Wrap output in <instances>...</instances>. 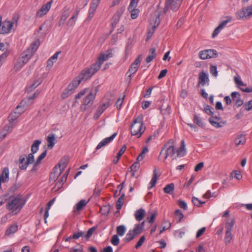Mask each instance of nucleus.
I'll list each match as a JSON object with an SVG mask.
<instances>
[{
	"instance_id": "5",
	"label": "nucleus",
	"mask_w": 252,
	"mask_h": 252,
	"mask_svg": "<svg viewBox=\"0 0 252 252\" xmlns=\"http://www.w3.org/2000/svg\"><path fill=\"white\" fill-rule=\"evenodd\" d=\"M164 150H165L164 160H165L168 156H170L172 157L174 155L175 153V149L173 139H170L166 144L164 145L159 153V158L161 156Z\"/></svg>"
},
{
	"instance_id": "64",
	"label": "nucleus",
	"mask_w": 252,
	"mask_h": 252,
	"mask_svg": "<svg viewBox=\"0 0 252 252\" xmlns=\"http://www.w3.org/2000/svg\"><path fill=\"white\" fill-rule=\"evenodd\" d=\"M145 240V236H141L140 237V239L139 240V241L136 244V245L135 246V248L137 249H138L139 247H140L142 245V244L144 242Z\"/></svg>"
},
{
	"instance_id": "61",
	"label": "nucleus",
	"mask_w": 252,
	"mask_h": 252,
	"mask_svg": "<svg viewBox=\"0 0 252 252\" xmlns=\"http://www.w3.org/2000/svg\"><path fill=\"white\" fill-rule=\"evenodd\" d=\"M122 15V13L120 11H117L116 13L113 16V20L114 21L115 25H116L120 20V18Z\"/></svg>"
},
{
	"instance_id": "35",
	"label": "nucleus",
	"mask_w": 252,
	"mask_h": 252,
	"mask_svg": "<svg viewBox=\"0 0 252 252\" xmlns=\"http://www.w3.org/2000/svg\"><path fill=\"white\" fill-rule=\"evenodd\" d=\"M126 149V145H123L122 146V147L121 148V149L119 150V152L118 153L116 158L113 159V162L114 164H116L118 163L121 157L124 153Z\"/></svg>"
},
{
	"instance_id": "28",
	"label": "nucleus",
	"mask_w": 252,
	"mask_h": 252,
	"mask_svg": "<svg viewBox=\"0 0 252 252\" xmlns=\"http://www.w3.org/2000/svg\"><path fill=\"white\" fill-rule=\"evenodd\" d=\"M246 141V138L245 135H239L235 139V143L236 146H238L240 145H244Z\"/></svg>"
},
{
	"instance_id": "55",
	"label": "nucleus",
	"mask_w": 252,
	"mask_h": 252,
	"mask_svg": "<svg viewBox=\"0 0 252 252\" xmlns=\"http://www.w3.org/2000/svg\"><path fill=\"white\" fill-rule=\"evenodd\" d=\"M111 242L114 246H118L120 243L119 236L116 234L113 235L111 240Z\"/></svg>"
},
{
	"instance_id": "42",
	"label": "nucleus",
	"mask_w": 252,
	"mask_h": 252,
	"mask_svg": "<svg viewBox=\"0 0 252 252\" xmlns=\"http://www.w3.org/2000/svg\"><path fill=\"white\" fill-rule=\"evenodd\" d=\"M193 121L198 126L203 127L204 126V124L201 118L198 115H194Z\"/></svg>"
},
{
	"instance_id": "8",
	"label": "nucleus",
	"mask_w": 252,
	"mask_h": 252,
	"mask_svg": "<svg viewBox=\"0 0 252 252\" xmlns=\"http://www.w3.org/2000/svg\"><path fill=\"white\" fill-rule=\"evenodd\" d=\"M221 118L219 116L214 115L213 113V116L209 118V122L212 126L216 128H220L226 123V121H221Z\"/></svg>"
},
{
	"instance_id": "2",
	"label": "nucleus",
	"mask_w": 252,
	"mask_h": 252,
	"mask_svg": "<svg viewBox=\"0 0 252 252\" xmlns=\"http://www.w3.org/2000/svg\"><path fill=\"white\" fill-rule=\"evenodd\" d=\"M144 124L141 117L135 118L130 127V132L132 135H136L139 138L144 132L145 127H143Z\"/></svg>"
},
{
	"instance_id": "11",
	"label": "nucleus",
	"mask_w": 252,
	"mask_h": 252,
	"mask_svg": "<svg viewBox=\"0 0 252 252\" xmlns=\"http://www.w3.org/2000/svg\"><path fill=\"white\" fill-rule=\"evenodd\" d=\"M53 0H50L47 3L43 4L40 9H39L36 13V16L37 17L41 18L47 14L51 8Z\"/></svg>"
},
{
	"instance_id": "58",
	"label": "nucleus",
	"mask_w": 252,
	"mask_h": 252,
	"mask_svg": "<svg viewBox=\"0 0 252 252\" xmlns=\"http://www.w3.org/2000/svg\"><path fill=\"white\" fill-rule=\"evenodd\" d=\"M210 71L211 74L215 76L216 77L218 75V71H217V68L216 65H214L213 64H211L210 65Z\"/></svg>"
},
{
	"instance_id": "41",
	"label": "nucleus",
	"mask_w": 252,
	"mask_h": 252,
	"mask_svg": "<svg viewBox=\"0 0 252 252\" xmlns=\"http://www.w3.org/2000/svg\"><path fill=\"white\" fill-rule=\"evenodd\" d=\"M89 90L88 88H85L82 90H81L80 92H79L75 96V100L74 101L73 103V105H75L76 103H78L77 99L80 98L83 96H84L86 93Z\"/></svg>"
},
{
	"instance_id": "9",
	"label": "nucleus",
	"mask_w": 252,
	"mask_h": 252,
	"mask_svg": "<svg viewBox=\"0 0 252 252\" xmlns=\"http://www.w3.org/2000/svg\"><path fill=\"white\" fill-rule=\"evenodd\" d=\"M182 1L183 0H166L165 8L176 11L180 8Z\"/></svg>"
},
{
	"instance_id": "7",
	"label": "nucleus",
	"mask_w": 252,
	"mask_h": 252,
	"mask_svg": "<svg viewBox=\"0 0 252 252\" xmlns=\"http://www.w3.org/2000/svg\"><path fill=\"white\" fill-rule=\"evenodd\" d=\"M2 17L0 15V34H4L10 32L13 26V22L5 21L1 23Z\"/></svg>"
},
{
	"instance_id": "40",
	"label": "nucleus",
	"mask_w": 252,
	"mask_h": 252,
	"mask_svg": "<svg viewBox=\"0 0 252 252\" xmlns=\"http://www.w3.org/2000/svg\"><path fill=\"white\" fill-rule=\"evenodd\" d=\"M233 238V235L231 231H226L224 238V242L225 245L229 244Z\"/></svg>"
},
{
	"instance_id": "4",
	"label": "nucleus",
	"mask_w": 252,
	"mask_h": 252,
	"mask_svg": "<svg viewBox=\"0 0 252 252\" xmlns=\"http://www.w3.org/2000/svg\"><path fill=\"white\" fill-rule=\"evenodd\" d=\"M99 69L98 66L93 63L90 67L83 69L78 74L79 78L80 77L82 81H87L90 79Z\"/></svg>"
},
{
	"instance_id": "13",
	"label": "nucleus",
	"mask_w": 252,
	"mask_h": 252,
	"mask_svg": "<svg viewBox=\"0 0 252 252\" xmlns=\"http://www.w3.org/2000/svg\"><path fill=\"white\" fill-rule=\"evenodd\" d=\"M113 57V54L112 53V50H108L107 51V53H101L100 54L99 57H98L97 60L96 61L95 64L98 66L99 68L100 69L101 64L107 61L109 58Z\"/></svg>"
},
{
	"instance_id": "27",
	"label": "nucleus",
	"mask_w": 252,
	"mask_h": 252,
	"mask_svg": "<svg viewBox=\"0 0 252 252\" xmlns=\"http://www.w3.org/2000/svg\"><path fill=\"white\" fill-rule=\"evenodd\" d=\"M158 177L157 175L156 169H155L153 171V177L149 183V186L148 187V189H151L152 188L155 186L157 183Z\"/></svg>"
},
{
	"instance_id": "39",
	"label": "nucleus",
	"mask_w": 252,
	"mask_h": 252,
	"mask_svg": "<svg viewBox=\"0 0 252 252\" xmlns=\"http://www.w3.org/2000/svg\"><path fill=\"white\" fill-rule=\"evenodd\" d=\"M18 230V226L16 224L11 225L6 231L5 234L7 236L16 232Z\"/></svg>"
},
{
	"instance_id": "37",
	"label": "nucleus",
	"mask_w": 252,
	"mask_h": 252,
	"mask_svg": "<svg viewBox=\"0 0 252 252\" xmlns=\"http://www.w3.org/2000/svg\"><path fill=\"white\" fill-rule=\"evenodd\" d=\"M135 237L136 236L133 233L131 230H129L126 237L123 239V241L125 243H128L134 239Z\"/></svg>"
},
{
	"instance_id": "1",
	"label": "nucleus",
	"mask_w": 252,
	"mask_h": 252,
	"mask_svg": "<svg viewBox=\"0 0 252 252\" xmlns=\"http://www.w3.org/2000/svg\"><path fill=\"white\" fill-rule=\"evenodd\" d=\"M26 200L22 198V195L18 194L15 196H10L9 200L6 204V207L9 211H12L14 215L18 214L24 207Z\"/></svg>"
},
{
	"instance_id": "16",
	"label": "nucleus",
	"mask_w": 252,
	"mask_h": 252,
	"mask_svg": "<svg viewBox=\"0 0 252 252\" xmlns=\"http://www.w3.org/2000/svg\"><path fill=\"white\" fill-rule=\"evenodd\" d=\"M117 133H114L111 136L106 137L100 141L96 147V150H98L101 148L102 147L105 146L107 144L112 141L115 137L116 136Z\"/></svg>"
},
{
	"instance_id": "52",
	"label": "nucleus",
	"mask_w": 252,
	"mask_h": 252,
	"mask_svg": "<svg viewBox=\"0 0 252 252\" xmlns=\"http://www.w3.org/2000/svg\"><path fill=\"white\" fill-rule=\"evenodd\" d=\"M131 231L136 236L141 234L143 231V230L142 229L139 225L136 224L134 225V228L132 230H131Z\"/></svg>"
},
{
	"instance_id": "29",
	"label": "nucleus",
	"mask_w": 252,
	"mask_h": 252,
	"mask_svg": "<svg viewBox=\"0 0 252 252\" xmlns=\"http://www.w3.org/2000/svg\"><path fill=\"white\" fill-rule=\"evenodd\" d=\"M67 159L66 158H63L61 159L59 163L54 167V169L58 170V167H59L63 172L67 165Z\"/></svg>"
},
{
	"instance_id": "21",
	"label": "nucleus",
	"mask_w": 252,
	"mask_h": 252,
	"mask_svg": "<svg viewBox=\"0 0 252 252\" xmlns=\"http://www.w3.org/2000/svg\"><path fill=\"white\" fill-rule=\"evenodd\" d=\"M145 214V210L142 208H140V209L136 210L134 213V216L136 220L138 221L142 220L143 219Z\"/></svg>"
},
{
	"instance_id": "12",
	"label": "nucleus",
	"mask_w": 252,
	"mask_h": 252,
	"mask_svg": "<svg viewBox=\"0 0 252 252\" xmlns=\"http://www.w3.org/2000/svg\"><path fill=\"white\" fill-rule=\"evenodd\" d=\"M141 61V56H139L134 61L133 63H131L130 65L129 68L128 69V72L130 73V74L128 75V77L129 78V81L131 80V78L132 74H134L136 73L137 70V69L140 64Z\"/></svg>"
},
{
	"instance_id": "14",
	"label": "nucleus",
	"mask_w": 252,
	"mask_h": 252,
	"mask_svg": "<svg viewBox=\"0 0 252 252\" xmlns=\"http://www.w3.org/2000/svg\"><path fill=\"white\" fill-rule=\"evenodd\" d=\"M100 0H93L92 3L89 8L88 11V16L87 18V20L90 21L92 18L94 16L96 8L99 3Z\"/></svg>"
},
{
	"instance_id": "22",
	"label": "nucleus",
	"mask_w": 252,
	"mask_h": 252,
	"mask_svg": "<svg viewBox=\"0 0 252 252\" xmlns=\"http://www.w3.org/2000/svg\"><path fill=\"white\" fill-rule=\"evenodd\" d=\"M186 154L185 149V144L184 140H182L181 142V146L177 151V155L178 157H183Z\"/></svg>"
},
{
	"instance_id": "48",
	"label": "nucleus",
	"mask_w": 252,
	"mask_h": 252,
	"mask_svg": "<svg viewBox=\"0 0 252 252\" xmlns=\"http://www.w3.org/2000/svg\"><path fill=\"white\" fill-rule=\"evenodd\" d=\"M191 201L193 205L198 207H201L203 204L205 203V202L200 200L198 198L192 197Z\"/></svg>"
},
{
	"instance_id": "59",
	"label": "nucleus",
	"mask_w": 252,
	"mask_h": 252,
	"mask_svg": "<svg viewBox=\"0 0 252 252\" xmlns=\"http://www.w3.org/2000/svg\"><path fill=\"white\" fill-rule=\"evenodd\" d=\"M139 168L140 163L139 161H138L134 162L130 166L131 171H133V172H136Z\"/></svg>"
},
{
	"instance_id": "62",
	"label": "nucleus",
	"mask_w": 252,
	"mask_h": 252,
	"mask_svg": "<svg viewBox=\"0 0 252 252\" xmlns=\"http://www.w3.org/2000/svg\"><path fill=\"white\" fill-rule=\"evenodd\" d=\"M178 204L181 208H182L185 210H187L188 209L187 204L185 201L179 200L178 201Z\"/></svg>"
},
{
	"instance_id": "17",
	"label": "nucleus",
	"mask_w": 252,
	"mask_h": 252,
	"mask_svg": "<svg viewBox=\"0 0 252 252\" xmlns=\"http://www.w3.org/2000/svg\"><path fill=\"white\" fill-rule=\"evenodd\" d=\"M34 154H32V152L31 153L29 154L28 156L27 160L25 162L24 164L19 165V168L21 170H26L28 166V165L33 163L34 161V157L33 156Z\"/></svg>"
},
{
	"instance_id": "15",
	"label": "nucleus",
	"mask_w": 252,
	"mask_h": 252,
	"mask_svg": "<svg viewBox=\"0 0 252 252\" xmlns=\"http://www.w3.org/2000/svg\"><path fill=\"white\" fill-rule=\"evenodd\" d=\"M231 96L233 101L235 103L237 107H239L243 104V100L241 99V95L238 92H232Z\"/></svg>"
},
{
	"instance_id": "53",
	"label": "nucleus",
	"mask_w": 252,
	"mask_h": 252,
	"mask_svg": "<svg viewBox=\"0 0 252 252\" xmlns=\"http://www.w3.org/2000/svg\"><path fill=\"white\" fill-rule=\"evenodd\" d=\"M81 81L82 80L80 77L79 78V76L78 75L70 83L77 88Z\"/></svg>"
},
{
	"instance_id": "30",
	"label": "nucleus",
	"mask_w": 252,
	"mask_h": 252,
	"mask_svg": "<svg viewBox=\"0 0 252 252\" xmlns=\"http://www.w3.org/2000/svg\"><path fill=\"white\" fill-rule=\"evenodd\" d=\"M0 178L3 181V183L6 182L9 179V169L7 167H4L0 175Z\"/></svg>"
},
{
	"instance_id": "38",
	"label": "nucleus",
	"mask_w": 252,
	"mask_h": 252,
	"mask_svg": "<svg viewBox=\"0 0 252 252\" xmlns=\"http://www.w3.org/2000/svg\"><path fill=\"white\" fill-rule=\"evenodd\" d=\"M20 114H21L20 113H17L16 112H13L11 113L8 117V120L9 123H13L20 116Z\"/></svg>"
},
{
	"instance_id": "60",
	"label": "nucleus",
	"mask_w": 252,
	"mask_h": 252,
	"mask_svg": "<svg viewBox=\"0 0 252 252\" xmlns=\"http://www.w3.org/2000/svg\"><path fill=\"white\" fill-rule=\"evenodd\" d=\"M198 55L200 59L202 60H206L209 59L208 55L207 54V50H204L200 51Z\"/></svg>"
},
{
	"instance_id": "47",
	"label": "nucleus",
	"mask_w": 252,
	"mask_h": 252,
	"mask_svg": "<svg viewBox=\"0 0 252 252\" xmlns=\"http://www.w3.org/2000/svg\"><path fill=\"white\" fill-rule=\"evenodd\" d=\"M110 104L109 101L106 103H104L103 104L99 105L96 110L100 112L101 114H102L104 111L110 106Z\"/></svg>"
},
{
	"instance_id": "50",
	"label": "nucleus",
	"mask_w": 252,
	"mask_h": 252,
	"mask_svg": "<svg viewBox=\"0 0 252 252\" xmlns=\"http://www.w3.org/2000/svg\"><path fill=\"white\" fill-rule=\"evenodd\" d=\"M97 226L95 225L89 228L87 232V234L84 236V237L87 240L89 239L90 237L92 236L93 232L97 229Z\"/></svg>"
},
{
	"instance_id": "36",
	"label": "nucleus",
	"mask_w": 252,
	"mask_h": 252,
	"mask_svg": "<svg viewBox=\"0 0 252 252\" xmlns=\"http://www.w3.org/2000/svg\"><path fill=\"white\" fill-rule=\"evenodd\" d=\"M26 63L22 59L18 58L15 63L14 69L15 71H19Z\"/></svg>"
},
{
	"instance_id": "56",
	"label": "nucleus",
	"mask_w": 252,
	"mask_h": 252,
	"mask_svg": "<svg viewBox=\"0 0 252 252\" xmlns=\"http://www.w3.org/2000/svg\"><path fill=\"white\" fill-rule=\"evenodd\" d=\"M9 55V51H6L0 55V67L2 64L3 62L6 59Z\"/></svg>"
},
{
	"instance_id": "23",
	"label": "nucleus",
	"mask_w": 252,
	"mask_h": 252,
	"mask_svg": "<svg viewBox=\"0 0 252 252\" xmlns=\"http://www.w3.org/2000/svg\"><path fill=\"white\" fill-rule=\"evenodd\" d=\"M87 204V202L85 199L81 200L74 207L73 212H76L82 210Z\"/></svg>"
},
{
	"instance_id": "3",
	"label": "nucleus",
	"mask_w": 252,
	"mask_h": 252,
	"mask_svg": "<svg viewBox=\"0 0 252 252\" xmlns=\"http://www.w3.org/2000/svg\"><path fill=\"white\" fill-rule=\"evenodd\" d=\"M98 89H92L82 99L80 106L81 111L84 112L93 105L95 98Z\"/></svg>"
},
{
	"instance_id": "25",
	"label": "nucleus",
	"mask_w": 252,
	"mask_h": 252,
	"mask_svg": "<svg viewBox=\"0 0 252 252\" xmlns=\"http://www.w3.org/2000/svg\"><path fill=\"white\" fill-rule=\"evenodd\" d=\"M56 137L55 134L51 133H50L47 137V140L48 141V148L51 149L54 146L55 143Z\"/></svg>"
},
{
	"instance_id": "18",
	"label": "nucleus",
	"mask_w": 252,
	"mask_h": 252,
	"mask_svg": "<svg viewBox=\"0 0 252 252\" xmlns=\"http://www.w3.org/2000/svg\"><path fill=\"white\" fill-rule=\"evenodd\" d=\"M137 6V5H134L131 6L129 4L127 8V10L130 13V16L132 19H136L139 16L140 10L138 8H136Z\"/></svg>"
},
{
	"instance_id": "51",
	"label": "nucleus",
	"mask_w": 252,
	"mask_h": 252,
	"mask_svg": "<svg viewBox=\"0 0 252 252\" xmlns=\"http://www.w3.org/2000/svg\"><path fill=\"white\" fill-rule=\"evenodd\" d=\"M175 216L176 219L177 220L178 222H179L183 218L184 215L181 210L178 209L175 212Z\"/></svg>"
},
{
	"instance_id": "44",
	"label": "nucleus",
	"mask_w": 252,
	"mask_h": 252,
	"mask_svg": "<svg viewBox=\"0 0 252 252\" xmlns=\"http://www.w3.org/2000/svg\"><path fill=\"white\" fill-rule=\"evenodd\" d=\"M125 193H123L116 202V208L118 210H120L122 207L125 199Z\"/></svg>"
},
{
	"instance_id": "45",
	"label": "nucleus",
	"mask_w": 252,
	"mask_h": 252,
	"mask_svg": "<svg viewBox=\"0 0 252 252\" xmlns=\"http://www.w3.org/2000/svg\"><path fill=\"white\" fill-rule=\"evenodd\" d=\"M62 171L61 169H60V172H58L57 170H54L53 169V172H52L50 176V181H56L60 175L62 173Z\"/></svg>"
},
{
	"instance_id": "49",
	"label": "nucleus",
	"mask_w": 252,
	"mask_h": 252,
	"mask_svg": "<svg viewBox=\"0 0 252 252\" xmlns=\"http://www.w3.org/2000/svg\"><path fill=\"white\" fill-rule=\"evenodd\" d=\"M235 223L234 219H232L230 221H227L225 225L226 231H232L234 224Z\"/></svg>"
},
{
	"instance_id": "63",
	"label": "nucleus",
	"mask_w": 252,
	"mask_h": 252,
	"mask_svg": "<svg viewBox=\"0 0 252 252\" xmlns=\"http://www.w3.org/2000/svg\"><path fill=\"white\" fill-rule=\"evenodd\" d=\"M21 186V184L20 183H16L9 188V191L11 193H14Z\"/></svg>"
},
{
	"instance_id": "34",
	"label": "nucleus",
	"mask_w": 252,
	"mask_h": 252,
	"mask_svg": "<svg viewBox=\"0 0 252 252\" xmlns=\"http://www.w3.org/2000/svg\"><path fill=\"white\" fill-rule=\"evenodd\" d=\"M111 209L110 205H103L100 208V213L102 215L107 216L110 212Z\"/></svg>"
},
{
	"instance_id": "20",
	"label": "nucleus",
	"mask_w": 252,
	"mask_h": 252,
	"mask_svg": "<svg viewBox=\"0 0 252 252\" xmlns=\"http://www.w3.org/2000/svg\"><path fill=\"white\" fill-rule=\"evenodd\" d=\"M42 81L39 78L35 79L33 82L26 87V92L27 93H31L33 91L37 86L40 85Z\"/></svg>"
},
{
	"instance_id": "43",
	"label": "nucleus",
	"mask_w": 252,
	"mask_h": 252,
	"mask_svg": "<svg viewBox=\"0 0 252 252\" xmlns=\"http://www.w3.org/2000/svg\"><path fill=\"white\" fill-rule=\"evenodd\" d=\"M209 59L215 58L218 57V53L215 49H206Z\"/></svg>"
},
{
	"instance_id": "46",
	"label": "nucleus",
	"mask_w": 252,
	"mask_h": 252,
	"mask_svg": "<svg viewBox=\"0 0 252 252\" xmlns=\"http://www.w3.org/2000/svg\"><path fill=\"white\" fill-rule=\"evenodd\" d=\"M126 231V228L124 225H120L117 227V229H116L117 234L116 235H118V236H123L125 234Z\"/></svg>"
},
{
	"instance_id": "6",
	"label": "nucleus",
	"mask_w": 252,
	"mask_h": 252,
	"mask_svg": "<svg viewBox=\"0 0 252 252\" xmlns=\"http://www.w3.org/2000/svg\"><path fill=\"white\" fill-rule=\"evenodd\" d=\"M251 16H252V4L243 7L241 10L236 13V18L239 20Z\"/></svg>"
},
{
	"instance_id": "54",
	"label": "nucleus",
	"mask_w": 252,
	"mask_h": 252,
	"mask_svg": "<svg viewBox=\"0 0 252 252\" xmlns=\"http://www.w3.org/2000/svg\"><path fill=\"white\" fill-rule=\"evenodd\" d=\"M47 150L46 149L40 156L37 158L35 162L36 164H40L41 161L45 158L47 155Z\"/></svg>"
},
{
	"instance_id": "24",
	"label": "nucleus",
	"mask_w": 252,
	"mask_h": 252,
	"mask_svg": "<svg viewBox=\"0 0 252 252\" xmlns=\"http://www.w3.org/2000/svg\"><path fill=\"white\" fill-rule=\"evenodd\" d=\"M69 13L70 11L68 9L64 10L59 22V27L62 26L64 24L65 21L69 16Z\"/></svg>"
},
{
	"instance_id": "33",
	"label": "nucleus",
	"mask_w": 252,
	"mask_h": 252,
	"mask_svg": "<svg viewBox=\"0 0 252 252\" xmlns=\"http://www.w3.org/2000/svg\"><path fill=\"white\" fill-rule=\"evenodd\" d=\"M41 141L40 140H35L31 146V152L32 154H35L39 150V145L41 144Z\"/></svg>"
},
{
	"instance_id": "10",
	"label": "nucleus",
	"mask_w": 252,
	"mask_h": 252,
	"mask_svg": "<svg viewBox=\"0 0 252 252\" xmlns=\"http://www.w3.org/2000/svg\"><path fill=\"white\" fill-rule=\"evenodd\" d=\"M210 80L209 75L207 72L202 70L198 75V83L197 86H204L205 85H209Z\"/></svg>"
},
{
	"instance_id": "19",
	"label": "nucleus",
	"mask_w": 252,
	"mask_h": 252,
	"mask_svg": "<svg viewBox=\"0 0 252 252\" xmlns=\"http://www.w3.org/2000/svg\"><path fill=\"white\" fill-rule=\"evenodd\" d=\"M76 89V87L73 86V85L69 83L67 86V88H66L62 94V98H65L67 97H68L69 95L71 94L74 93Z\"/></svg>"
},
{
	"instance_id": "26",
	"label": "nucleus",
	"mask_w": 252,
	"mask_h": 252,
	"mask_svg": "<svg viewBox=\"0 0 252 252\" xmlns=\"http://www.w3.org/2000/svg\"><path fill=\"white\" fill-rule=\"evenodd\" d=\"M32 55V54L30 52V51L26 50L22 53L21 56L19 58L22 59L23 61H24V63H26L31 59Z\"/></svg>"
},
{
	"instance_id": "57",
	"label": "nucleus",
	"mask_w": 252,
	"mask_h": 252,
	"mask_svg": "<svg viewBox=\"0 0 252 252\" xmlns=\"http://www.w3.org/2000/svg\"><path fill=\"white\" fill-rule=\"evenodd\" d=\"M212 110H213V108L208 105H206L204 108V112L210 116H213L214 112Z\"/></svg>"
},
{
	"instance_id": "32",
	"label": "nucleus",
	"mask_w": 252,
	"mask_h": 252,
	"mask_svg": "<svg viewBox=\"0 0 252 252\" xmlns=\"http://www.w3.org/2000/svg\"><path fill=\"white\" fill-rule=\"evenodd\" d=\"M39 45V40H36L31 44L30 46L27 50L30 51V52L32 53V54L37 50V49L38 48Z\"/></svg>"
},
{
	"instance_id": "31",
	"label": "nucleus",
	"mask_w": 252,
	"mask_h": 252,
	"mask_svg": "<svg viewBox=\"0 0 252 252\" xmlns=\"http://www.w3.org/2000/svg\"><path fill=\"white\" fill-rule=\"evenodd\" d=\"M174 184L171 183L167 185L163 189V191L167 194H172L174 190Z\"/></svg>"
}]
</instances>
